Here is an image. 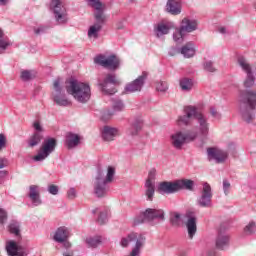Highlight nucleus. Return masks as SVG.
Here are the masks:
<instances>
[{
    "instance_id": "51",
    "label": "nucleus",
    "mask_w": 256,
    "mask_h": 256,
    "mask_svg": "<svg viewBox=\"0 0 256 256\" xmlns=\"http://www.w3.org/2000/svg\"><path fill=\"white\" fill-rule=\"evenodd\" d=\"M7 147V137L5 134H0V151H3Z\"/></svg>"
},
{
    "instance_id": "52",
    "label": "nucleus",
    "mask_w": 256,
    "mask_h": 256,
    "mask_svg": "<svg viewBox=\"0 0 256 256\" xmlns=\"http://www.w3.org/2000/svg\"><path fill=\"white\" fill-rule=\"evenodd\" d=\"M47 32V26H39L34 28L35 35H43Z\"/></svg>"
},
{
    "instance_id": "1",
    "label": "nucleus",
    "mask_w": 256,
    "mask_h": 256,
    "mask_svg": "<svg viewBox=\"0 0 256 256\" xmlns=\"http://www.w3.org/2000/svg\"><path fill=\"white\" fill-rule=\"evenodd\" d=\"M256 109V90H242L239 94V111L243 121L251 123L255 119Z\"/></svg>"
},
{
    "instance_id": "11",
    "label": "nucleus",
    "mask_w": 256,
    "mask_h": 256,
    "mask_svg": "<svg viewBox=\"0 0 256 256\" xmlns=\"http://www.w3.org/2000/svg\"><path fill=\"white\" fill-rule=\"evenodd\" d=\"M154 219H161V221H164L165 212L163 210L148 208L145 212L135 218L134 224L141 225V223H149L151 221H154Z\"/></svg>"
},
{
    "instance_id": "40",
    "label": "nucleus",
    "mask_w": 256,
    "mask_h": 256,
    "mask_svg": "<svg viewBox=\"0 0 256 256\" xmlns=\"http://www.w3.org/2000/svg\"><path fill=\"white\" fill-rule=\"evenodd\" d=\"M28 198L30 199L32 204L35 205V207L41 205V196H39V193H29Z\"/></svg>"
},
{
    "instance_id": "3",
    "label": "nucleus",
    "mask_w": 256,
    "mask_h": 256,
    "mask_svg": "<svg viewBox=\"0 0 256 256\" xmlns=\"http://www.w3.org/2000/svg\"><path fill=\"white\" fill-rule=\"evenodd\" d=\"M158 193H177L179 191H195V181L187 178L174 181H162L157 185Z\"/></svg>"
},
{
    "instance_id": "61",
    "label": "nucleus",
    "mask_w": 256,
    "mask_h": 256,
    "mask_svg": "<svg viewBox=\"0 0 256 256\" xmlns=\"http://www.w3.org/2000/svg\"><path fill=\"white\" fill-rule=\"evenodd\" d=\"M7 167V159L0 158V169H5Z\"/></svg>"
},
{
    "instance_id": "23",
    "label": "nucleus",
    "mask_w": 256,
    "mask_h": 256,
    "mask_svg": "<svg viewBox=\"0 0 256 256\" xmlns=\"http://www.w3.org/2000/svg\"><path fill=\"white\" fill-rule=\"evenodd\" d=\"M180 51L185 59H191V57H195V44L193 42H188L180 48Z\"/></svg>"
},
{
    "instance_id": "55",
    "label": "nucleus",
    "mask_w": 256,
    "mask_h": 256,
    "mask_svg": "<svg viewBox=\"0 0 256 256\" xmlns=\"http://www.w3.org/2000/svg\"><path fill=\"white\" fill-rule=\"evenodd\" d=\"M33 127H34L36 133H43V126H41V123L39 121H35L33 123Z\"/></svg>"
},
{
    "instance_id": "12",
    "label": "nucleus",
    "mask_w": 256,
    "mask_h": 256,
    "mask_svg": "<svg viewBox=\"0 0 256 256\" xmlns=\"http://www.w3.org/2000/svg\"><path fill=\"white\" fill-rule=\"evenodd\" d=\"M111 182L105 179V173L101 167H98L94 179V193H109L111 191Z\"/></svg>"
},
{
    "instance_id": "45",
    "label": "nucleus",
    "mask_w": 256,
    "mask_h": 256,
    "mask_svg": "<svg viewBox=\"0 0 256 256\" xmlns=\"http://www.w3.org/2000/svg\"><path fill=\"white\" fill-rule=\"evenodd\" d=\"M255 230H256L255 222H250L248 225L245 226L244 233L246 235H253V233H255Z\"/></svg>"
},
{
    "instance_id": "37",
    "label": "nucleus",
    "mask_w": 256,
    "mask_h": 256,
    "mask_svg": "<svg viewBox=\"0 0 256 256\" xmlns=\"http://www.w3.org/2000/svg\"><path fill=\"white\" fill-rule=\"evenodd\" d=\"M169 28L166 24H158L156 28V36L157 37H162V35H168Z\"/></svg>"
},
{
    "instance_id": "43",
    "label": "nucleus",
    "mask_w": 256,
    "mask_h": 256,
    "mask_svg": "<svg viewBox=\"0 0 256 256\" xmlns=\"http://www.w3.org/2000/svg\"><path fill=\"white\" fill-rule=\"evenodd\" d=\"M114 177H115V168L113 166H108L107 175L104 179L109 183H113Z\"/></svg>"
},
{
    "instance_id": "58",
    "label": "nucleus",
    "mask_w": 256,
    "mask_h": 256,
    "mask_svg": "<svg viewBox=\"0 0 256 256\" xmlns=\"http://www.w3.org/2000/svg\"><path fill=\"white\" fill-rule=\"evenodd\" d=\"M116 29L119 31L121 29H125V22L123 20H120L116 23Z\"/></svg>"
},
{
    "instance_id": "9",
    "label": "nucleus",
    "mask_w": 256,
    "mask_h": 256,
    "mask_svg": "<svg viewBox=\"0 0 256 256\" xmlns=\"http://www.w3.org/2000/svg\"><path fill=\"white\" fill-rule=\"evenodd\" d=\"M94 63L104 67L105 69H109V71H117V69L121 67V60L115 54H112L108 57L103 54H99L94 58Z\"/></svg>"
},
{
    "instance_id": "34",
    "label": "nucleus",
    "mask_w": 256,
    "mask_h": 256,
    "mask_svg": "<svg viewBox=\"0 0 256 256\" xmlns=\"http://www.w3.org/2000/svg\"><path fill=\"white\" fill-rule=\"evenodd\" d=\"M170 225L172 227H181V214L179 212H172L170 214Z\"/></svg>"
},
{
    "instance_id": "41",
    "label": "nucleus",
    "mask_w": 256,
    "mask_h": 256,
    "mask_svg": "<svg viewBox=\"0 0 256 256\" xmlns=\"http://www.w3.org/2000/svg\"><path fill=\"white\" fill-rule=\"evenodd\" d=\"M107 215H109V210L108 209H104V211L99 213L97 222L99 223V225H105V223H107Z\"/></svg>"
},
{
    "instance_id": "19",
    "label": "nucleus",
    "mask_w": 256,
    "mask_h": 256,
    "mask_svg": "<svg viewBox=\"0 0 256 256\" xmlns=\"http://www.w3.org/2000/svg\"><path fill=\"white\" fill-rule=\"evenodd\" d=\"M142 129H143V118H141L140 116H137L130 122V125L126 130V133L130 137H136V135H139V132Z\"/></svg>"
},
{
    "instance_id": "49",
    "label": "nucleus",
    "mask_w": 256,
    "mask_h": 256,
    "mask_svg": "<svg viewBox=\"0 0 256 256\" xmlns=\"http://www.w3.org/2000/svg\"><path fill=\"white\" fill-rule=\"evenodd\" d=\"M53 87H54V91H56V94L61 93L63 91V88L61 87V79L60 78H57L54 81Z\"/></svg>"
},
{
    "instance_id": "22",
    "label": "nucleus",
    "mask_w": 256,
    "mask_h": 256,
    "mask_svg": "<svg viewBox=\"0 0 256 256\" xmlns=\"http://www.w3.org/2000/svg\"><path fill=\"white\" fill-rule=\"evenodd\" d=\"M166 11L170 13V15L181 14V0H168Z\"/></svg>"
},
{
    "instance_id": "33",
    "label": "nucleus",
    "mask_w": 256,
    "mask_h": 256,
    "mask_svg": "<svg viewBox=\"0 0 256 256\" xmlns=\"http://www.w3.org/2000/svg\"><path fill=\"white\" fill-rule=\"evenodd\" d=\"M86 243L91 249H97L102 243L101 236L89 237L86 239Z\"/></svg>"
},
{
    "instance_id": "53",
    "label": "nucleus",
    "mask_w": 256,
    "mask_h": 256,
    "mask_svg": "<svg viewBox=\"0 0 256 256\" xmlns=\"http://www.w3.org/2000/svg\"><path fill=\"white\" fill-rule=\"evenodd\" d=\"M179 53H181V48H177V47H172L168 51V54L170 55V57H175V55H179Z\"/></svg>"
},
{
    "instance_id": "7",
    "label": "nucleus",
    "mask_w": 256,
    "mask_h": 256,
    "mask_svg": "<svg viewBox=\"0 0 256 256\" xmlns=\"http://www.w3.org/2000/svg\"><path fill=\"white\" fill-rule=\"evenodd\" d=\"M87 3L89 7H92V9H95L96 11L94 13V25L103 29V25L107 23V15H105V4H103L101 0H87Z\"/></svg>"
},
{
    "instance_id": "59",
    "label": "nucleus",
    "mask_w": 256,
    "mask_h": 256,
    "mask_svg": "<svg viewBox=\"0 0 256 256\" xmlns=\"http://www.w3.org/2000/svg\"><path fill=\"white\" fill-rule=\"evenodd\" d=\"M229 187H231V183H229V181L227 180H223L224 193H227V191H229Z\"/></svg>"
},
{
    "instance_id": "21",
    "label": "nucleus",
    "mask_w": 256,
    "mask_h": 256,
    "mask_svg": "<svg viewBox=\"0 0 256 256\" xmlns=\"http://www.w3.org/2000/svg\"><path fill=\"white\" fill-rule=\"evenodd\" d=\"M81 143V136L73 132H67L65 138V145L68 149H75Z\"/></svg>"
},
{
    "instance_id": "30",
    "label": "nucleus",
    "mask_w": 256,
    "mask_h": 256,
    "mask_svg": "<svg viewBox=\"0 0 256 256\" xmlns=\"http://www.w3.org/2000/svg\"><path fill=\"white\" fill-rule=\"evenodd\" d=\"M213 195L211 193H203L198 200L200 207H209L211 205V198Z\"/></svg>"
},
{
    "instance_id": "29",
    "label": "nucleus",
    "mask_w": 256,
    "mask_h": 256,
    "mask_svg": "<svg viewBox=\"0 0 256 256\" xmlns=\"http://www.w3.org/2000/svg\"><path fill=\"white\" fill-rule=\"evenodd\" d=\"M7 47H11V40L5 36V32L0 28V55L7 50Z\"/></svg>"
},
{
    "instance_id": "17",
    "label": "nucleus",
    "mask_w": 256,
    "mask_h": 256,
    "mask_svg": "<svg viewBox=\"0 0 256 256\" xmlns=\"http://www.w3.org/2000/svg\"><path fill=\"white\" fill-rule=\"evenodd\" d=\"M208 161H215V163H225L229 154L217 148H207Z\"/></svg>"
},
{
    "instance_id": "15",
    "label": "nucleus",
    "mask_w": 256,
    "mask_h": 256,
    "mask_svg": "<svg viewBox=\"0 0 256 256\" xmlns=\"http://www.w3.org/2000/svg\"><path fill=\"white\" fill-rule=\"evenodd\" d=\"M184 219H186L189 239H193L195 233H197V216L195 215V212L187 211L184 215Z\"/></svg>"
},
{
    "instance_id": "64",
    "label": "nucleus",
    "mask_w": 256,
    "mask_h": 256,
    "mask_svg": "<svg viewBox=\"0 0 256 256\" xmlns=\"http://www.w3.org/2000/svg\"><path fill=\"white\" fill-rule=\"evenodd\" d=\"M94 197H96L97 199H103V197H105V193H95Z\"/></svg>"
},
{
    "instance_id": "36",
    "label": "nucleus",
    "mask_w": 256,
    "mask_h": 256,
    "mask_svg": "<svg viewBox=\"0 0 256 256\" xmlns=\"http://www.w3.org/2000/svg\"><path fill=\"white\" fill-rule=\"evenodd\" d=\"M243 85L245 89H252V87H255V75L253 74L246 75Z\"/></svg>"
},
{
    "instance_id": "39",
    "label": "nucleus",
    "mask_w": 256,
    "mask_h": 256,
    "mask_svg": "<svg viewBox=\"0 0 256 256\" xmlns=\"http://www.w3.org/2000/svg\"><path fill=\"white\" fill-rule=\"evenodd\" d=\"M20 77L22 81H31V79H35V73L33 70H23Z\"/></svg>"
},
{
    "instance_id": "10",
    "label": "nucleus",
    "mask_w": 256,
    "mask_h": 256,
    "mask_svg": "<svg viewBox=\"0 0 256 256\" xmlns=\"http://www.w3.org/2000/svg\"><path fill=\"white\" fill-rule=\"evenodd\" d=\"M197 139L196 132H182L178 131L171 135V143L175 149H182L185 143H189L190 141H195Z\"/></svg>"
},
{
    "instance_id": "20",
    "label": "nucleus",
    "mask_w": 256,
    "mask_h": 256,
    "mask_svg": "<svg viewBox=\"0 0 256 256\" xmlns=\"http://www.w3.org/2000/svg\"><path fill=\"white\" fill-rule=\"evenodd\" d=\"M119 130L115 127L104 126L102 129V139L103 141H115V137H118Z\"/></svg>"
},
{
    "instance_id": "38",
    "label": "nucleus",
    "mask_w": 256,
    "mask_h": 256,
    "mask_svg": "<svg viewBox=\"0 0 256 256\" xmlns=\"http://www.w3.org/2000/svg\"><path fill=\"white\" fill-rule=\"evenodd\" d=\"M103 28H101V26H97V25H92L90 26L89 30H88V37H93L94 39H98L99 38V31H101Z\"/></svg>"
},
{
    "instance_id": "14",
    "label": "nucleus",
    "mask_w": 256,
    "mask_h": 256,
    "mask_svg": "<svg viewBox=\"0 0 256 256\" xmlns=\"http://www.w3.org/2000/svg\"><path fill=\"white\" fill-rule=\"evenodd\" d=\"M197 115V107L196 106H185L184 107V115L179 116L177 120V124L180 127H187L191 123V119H195Z\"/></svg>"
},
{
    "instance_id": "44",
    "label": "nucleus",
    "mask_w": 256,
    "mask_h": 256,
    "mask_svg": "<svg viewBox=\"0 0 256 256\" xmlns=\"http://www.w3.org/2000/svg\"><path fill=\"white\" fill-rule=\"evenodd\" d=\"M169 89V85L165 81H159L156 83V90L160 93H165Z\"/></svg>"
},
{
    "instance_id": "35",
    "label": "nucleus",
    "mask_w": 256,
    "mask_h": 256,
    "mask_svg": "<svg viewBox=\"0 0 256 256\" xmlns=\"http://www.w3.org/2000/svg\"><path fill=\"white\" fill-rule=\"evenodd\" d=\"M180 87L182 91H191L193 89V80L189 78H183L180 80Z\"/></svg>"
},
{
    "instance_id": "60",
    "label": "nucleus",
    "mask_w": 256,
    "mask_h": 256,
    "mask_svg": "<svg viewBox=\"0 0 256 256\" xmlns=\"http://www.w3.org/2000/svg\"><path fill=\"white\" fill-rule=\"evenodd\" d=\"M39 191H41V190H39V186H37V185L30 186L29 193H39Z\"/></svg>"
},
{
    "instance_id": "57",
    "label": "nucleus",
    "mask_w": 256,
    "mask_h": 256,
    "mask_svg": "<svg viewBox=\"0 0 256 256\" xmlns=\"http://www.w3.org/2000/svg\"><path fill=\"white\" fill-rule=\"evenodd\" d=\"M203 193H211V185L207 182L203 184Z\"/></svg>"
},
{
    "instance_id": "26",
    "label": "nucleus",
    "mask_w": 256,
    "mask_h": 256,
    "mask_svg": "<svg viewBox=\"0 0 256 256\" xmlns=\"http://www.w3.org/2000/svg\"><path fill=\"white\" fill-rule=\"evenodd\" d=\"M44 136L43 133L40 132H34L30 138L28 139L27 143H28V147H37V145L41 144V141H43Z\"/></svg>"
},
{
    "instance_id": "4",
    "label": "nucleus",
    "mask_w": 256,
    "mask_h": 256,
    "mask_svg": "<svg viewBox=\"0 0 256 256\" xmlns=\"http://www.w3.org/2000/svg\"><path fill=\"white\" fill-rule=\"evenodd\" d=\"M121 85V80L113 73L100 74L97 78V87L104 95H115L117 86Z\"/></svg>"
},
{
    "instance_id": "5",
    "label": "nucleus",
    "mask_w": 256,
    "mask_h": 256,
    "mask_svg": "<svg viewBox=\"0 0 256 256\" xmlns=\"http://www.w3.org/2000/svg\"><path fill=\"white\" fill-rule=\"evenodd\" d=\"M145 235L137 232H130L127 236L122 237L120 240L121 247H129V244L135 243L129 256L141 255V248L145 245Z\"/></svg>"
},
{
    "instance_id": "47",
    "label": "nucleus",
    "mask_w": 256,
    "mask_h": 256,
    "mask_svg": "<svg viewBox=\"0 0 256 256\" xmlns=\"http://www.w3.org/2000/svg\"><path fill=\"white\" fill-rule=\"evenodd\" d=\"M146 193H155V182L153 180H146Z\"/></svg>"
},
{
    "instance_id": "24",
    "label": "nucleus",
    "mask_w": 256,
    "mask_h": 256,
    "mask_svg": "<svg viewBox=\"0 0 256 256\" xmlns=\"http://www.w3.org/2000/svg\"><path fill=\"white\" fill-rule=\"evenodd\" d=\"M227 245H229V236L223 233V231L220 229L216 238V247L217 249H225Z\"/></svg>"
},
{
    "instance_id": "48",
    "label": "nucleus",
    "mask_w": 256,
    "mask_h": 256,
    "mask_svg": "<svg viewBox=\"0 0 256 256\" xmlns=\"http://www.w3.org/2000/svg\"><path fill=\"white\" fill-rule=\"evenodd\" d=\"M7 219V211L3 208H0V225H5V223H7Z\"/></svg>"
},
{
    "instance_id": "31",
    "label": "nucleus",
    "mask_w": 256,
    "mask_h": 256,
    "mask_svg": "<svg viewBox=\"0 0 256 256\" xmlns=\"http://www.w3.org/2000/svg\"><path fill=\"white\" fill-rule=\"evenodd\" d=\"M20 224L19 222L12 220L8 226V229L12 235H15L16 237L21 236V230H20Z\"/></svg>"
},
{
    "instance_id": "8",
    "label": "nucleus",
    "mask_w": 256,
    "mask_h": 256,
    "mask_svg": "<svg viewBox=\"0 0 256 256\" xmlns=\"http://www.w3.org/2000/svg\"><path fill=\"white\" fill-rule=\"evenodd\" d=\"M56 148L57 139L52 137L44 139L40 147V150L38 151L37 155L33 157V160L37 162L45 161V159H47V157H49V155H51V153H53Z\"/></svg>"
},
{
    "instance_id": "54",
    "label": "nucleus",
    "mask_w": 256,
    "mask_h": 256,
    "mask_svg": "<svg viewBox=\"0 0 256 256\" xmlns=\"http://www.w3.org/2000/svg\"><path fill=\"white\" fill-rule=\"evenodd\" d=\"M210 115H212L214 119H221V113H219L215 107H210Z\"/></svg>"
},
{
    "instance_id": "32",
    "label": "nucleus",
    "mask_w": 256,
    "mask_h": 256,
    "mask_svg": "<svg viewBox=\"0 0 256 256\" xmlns=\"http://www.w3.org/2000/svg\"><path fill=\"white\" fill-rule=\"evenodd\" d=\"M6 251L9 256H15L19 251V246H17L15 241H9L6 244Z\"/></svg>"
},
{
    "instance_id": "50",
    "label": "nucleus",
    "mask_w": 256,
    "mask_h": 256,
    "mask_svg": "<svg viewBox=\"0 0 256 256\" xmlns=\"http://www.w3.org/2000/svg\"><path fill=\"white\" fill-rule=\"evenodd\" d=\"M157 177V170L155 168L150 169V171L148 172V177L146 180L148 181H154Z\"/></svg>"
},
{
    "instance_id": "63",
    "label": "nucleus",
    "mask_w": 256,
    "mask_h": 256,
    "mask_svg": "<svg viewBox=\"0 0 256 256\" xmlns=\"http://www.w3.org/2000/svg\"><path fill=\"white\" fill-rule=\"evenodd\" d=\"M62 243H63V246L65 247V249H70L71 243H70L69 241L65 240V241L62 242Z\"/></svg>"
},
{
    "instance_id": "25",
    "label": "nucleus",
    "mask_w": 256,
    "mask_h": 256,
    "mask_svg": "<svg viewBox=\"0 0 256 256\" xmlns=\"http://www.w3.org/2000/svg\"><path fill=\"white\" fill-rule=\"evenodd\" d=\"M68 238H69V233L67 232V228L60 227L56 230L54 235V241H56V243H63L67 241Z\"/></svg>"
},
{
    "instance_id": "2",
    "label": "nucleus",
    "mask_w": 256,
    "mask_h": 256,
    "mask_svg": "<svg viewBox=\"0 0 256 256\" xmlns=\"http://www.w3.org/2000/svg\"><path fill=\"white\" fill-rule=\"evenodd\" d=\"M66 91L69 95H72L78 103H87V101L91 99V86L74 77L66 80Z\"/></svg>"
},
{
    "instance_id": "62",
    "label": "nucleus",
    "mask_w": 256,
    "mask_h": 256,
    "mask_svg": "<svg viewBox=\"0 0 256 256\" xmlns=\"http://www.w3.org/2000/svg\"><path fill=\"white\" fill-rule=\"evenodd\" d=\"M77 197L76 193H68L66 194V198L69 199V201H73V199H75Z\"/></svg>"
},
{
    "instance_id": "27",
    "label": "nucleus",
    "mask_w": 256,
    "mask_h": 256,
    "mask_svg": "<svg viewBox=\"0 0 256 256\" xmlns=\"http://www.w3.org/2000/svg\"><path fill=\"white\" fill-rule=\"evenodd\" d=\"M237 62L239 67H241L242 71H244L246 75L253 74V67H251V64L249 63V61H247V59H245V57L243 56L238 57Z\"/></svg>"
},
{
    "instance_id": "18",
    "label": "nucleus",
    "mask_w": 256,
    "mask_h": 256,
    "mask_svg": "<svg viewBox=\"0 0 256 256\" xmlns=\"http://www.w3.org/2000/svg\"><path fill=\"white\" fill-rule=\"evenodd\" d=\"M198 123V131L202 137H207L209 135V122L207 116L202 114L199 109L196 110L195 118Z\"/></svg>"
},
{
    "instance_id": "28",
    "label": "nucleus",
    "mask_w": 256,
    "mask_h": 256,
    "mask_svg": "<svg viewBox=\"0 0 256 256\" xmlns=\"http://www.w3.org/2000/svg\"><path fill=\"white\" fill-rule=\"evenodd\" d=\"M53 101L56 103V105H59V107H69V105H71V102L69 99H67V96L61 92L54 95Z\"/></svg>"
},
{
    "instance_id": "13",
    "label": "nucleus",
    "mask_w": 256,
    "mask_h": 256,
    "mask_svg": "<svg viewBox=\"0 0 256 256\" xmlns=\"http://www.w3.org/2000/svg\"><path fill=\"white\" fill-rule=\"evenodd\" d=\"M148 75L149 74L147 72H142V74L138 76L135 80L126 84V93H137L141 91V89H143V85H145V81H147Z\"/></svg>"
},
{
    "instance_id": "42",
    "label": "nucleus",
    "mask_w": 256,
    "mask_h": 256,
    "mask_svg": "<svg viewBox=\"0 0 256 256\" xmlns=\"http://www.w3.org/2000/svg\"><path fill=\"white\" fill-rule=\"evenodd\" d=\"M112 107H113L114 113H116L119 111H123V109H125V104L121 100H114Z\"/></svg>"
},
{
    "instance_id": "6",
    "label": "nucleus",
    "mask_w": 256,
    "mask_h": 256,
    "mask_svg": "<svg viewBox=\"0 0 256 256\" xmlns=\"http://www.w3.org/2000/svg\"><path fill=\"white\" fill-rule=\"evenodd\" d=\"M199 27V23L195 19H190L189 17H185L180 22V27L176 28L173 39L175 43H183L185 41L186 33H193V31H197Z\"/></svg>"
},
{
    "instance_id": "16",
    "label": "nucleus",
    "mask_w": 256,
    "mask_h": 256,
    "mask_svg": "<svg viewBox=\"0 0 256 256\" xmlns=\"http://www.w3.org/2000/svg\"><path fill=\"white\" fill-rule=\"evenodd\" d=\"M54 11L55 19L58 23H65L67 16H65V8L63 7V0H52L50 4Z\"/></svg>"
},
{
    "instance_id": "56",
    "label": "nucleus",
    "mask_w": 256,
    "mask_h": 256,
    "mask_svg": "<svg viewBox=\"0 0 256 256\" xmlns=\"http://www.w3.org/2000/svg\"><path fill=\"white\" fill-rule=\"evenodd\" d=\"M48 192L49 193H59V186H57V185H50L49 187H48Z\"/></svg>"
},
{
    "instance_id": "46",
    "label": "nucleus",
    "mask_w": 256,
    "mask_h": 256,
    "mask_svg": "<svg viewBox=\"0 0 256 256\" xmlns=\"http://www.w3.org/2000/svg\"><path fill=\"white\" fill-rule=\"evenodd\" d=\"M203 69L205 71H207L208 73H215V71H217L215 66H213V61H206V62H204Z\"/></svg>"
}]
</instances>
